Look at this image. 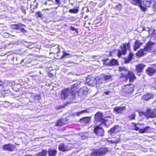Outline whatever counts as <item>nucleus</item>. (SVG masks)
<instances>
[{"mask_svg": "<svg viewBox=\"0 0 156 156\" xmlns=\"http://www.w3.org/2000/svg\"><path fill=\"white\" fill-rule=\"evenodd\" d=\"M75 92L72 89H65L62 90L61 94V98L62 99L72 100L75 98Z\"/></svg>", "mask_w": 156, "mask_h": 156, "instance_id": "1", "label": "nucleus"}, {"mask_svg": "<svg viewBox=\"0 0 156 156\" xmlns=\"http://www.w3.org/2000/svg\"><path fill=\"white\" fill-rule=\"evenodd\" d=\"M108 151V148L106 147H102L97 150H93L91 154L92 156H103Z\"/></svg>", "mask_w": 156, "mask_h": 156, "instance_id": "2", "label": "nucleus"}, {"mask_svg": "<svg viewBox=\"0 0 156 156\" xmlns=\"http://www.w3.org/2000/svg\"><path fill=\"white\" fill-rule=\"evenodd\" d=\"M130 48V43L128 42L127 43H125L121 46L120 48L121 49H119L118 51V55L119 57L122 55H125L126 54V49H129Z\"/></svg>", "mask_w": 156, "mask_h": 156, "instance_id": "3", "label": "nucleus"}, {"mask_svg": "<svg viewBox=\"0 0 156 156\" xmlns=\"http://www.w3.org/2000/svg\"><path fill=\"white\" fill-rule=\"evenodd\" d=\"M140 114H143L148 117L153 118L156 117V109L152 110L150 108H147L146 112H142Z\"/></svg>", "mask_w": 156, "mask_h": 156, "instance_id": "4", "label": "nucleus"}, {"mask_svg": "<svg viewBox=\"0 0 156 156\" xmlns=\"http://www.w3.org/2000/svg\"><path fill=\"white\" fill-rule=\"evenodd\" d=\"M96 77L90 76H88L86 79V81L90 86H94L96 85V87H98V84L96 83Z\"/></svg>", "mask_w": 156, "mask_h": 156, "instance_id": "5", "label": "nucleus"}, {"mask_svg": "<svg viewBox=\"0 0 156 156\" xmlns=\"http://www.w3.org/2000/svg\"><path fill=\"white\" fill-rule=\"evenodd\" d=\"M94 118L95 121L101 122V123H105L108 120L107 118H106L105 119L102 118V114L100 112H97L95 114Z\"/></svg>", "mask_w": 156, "mask_h": 156, "instance_id": "6", "label": "nucleus"}, {"mask_svg": "<svg viewBox=\"0 0 156 156\" xmlns=\"http://www.w3.org/2000/svg\"><path fill=\"white\" fill-rule=\"evenodd\" d=\"M142 3L143 6L145 8L153 5V8L156 9V1L154 2V0H144Z\"/></svg>", "mask_w": 156, "mask_h": 156, "instance_id": "7", "label": "nucleus"}, {"mask_svg": "<svg viewBox=\"0 0 156 156\" xmlns=\"http://www.w3.org/2000/svg\"><path fill=\"white\" fill-rule=\"evenodd\" d=\"M131 3L133 5H138L140 9L143 11L146 10L145 7L143 6V3L142 0H130Z\"/></svg>", "mask_w": 156, "mask_h": 156, "instance_id": "8", "label": "nucleus"}, {"mask_svg": "<svg viewBox=\"0 0 156 156\" xmlns=\"http://www.w3.org/2000/svg\"><path fill=\"white\" fill-rule=\"evenodd\" d=\"M134 86L132 84L125 85L123 88V91L127 93L133 92V90Z\"/></svg>", "mask_w": 156, "mask_h": 156, "instance_id": "9", "label": "nucleus"}, {"mask_svg": "<svg viewBox=\"0 0 156 156\" xmlns=\"http://www.w3.org/2000/svg\"><path fill=\"white\" fill-rule=\"evenodd\" d=\"M126 110V108L125 106L116 107L114 108L113 111L116 114L124 113Z\"/></svg>", "mask_w": 156, "mask_h": 156, "instance_id": "10", "label": "nucleus"}, {"mask_svg": "<svg viewBox=\"0 0 156 156\" xmlns=\"http://www.w3.org/2000/svg\"><path fill=\"white\" fill-rule=\"evenodd\" d=\"M94 133L97 136H102L104 133V131L101 128L96 126L94 128Z\"/></svg>", "mask_w": 156, "mask_h": 156, "instance_id": "11", "label": "nucleus"}, {"mask_svg": "<svg viewBox=\"0 0 156 156\" xmlns=\"http://www.w3.org/2000/svg\"><path fill=\"white\" fill-rule=\"evenodd\" d=\"M145 66H146L143 64H139L136 66V69L137 72L138 76H140V73L142 72Z\"/></svg>", "mask_w": 156, "mask_h": 156, "instance_id": "12", "label": "nucleus"}, {"mask_svg": "<svg viewBox=\"0 0 156 156\" xmlns=\"http://www.w3.org/2000/svg\"><path fill=\"white\" fill-rule=\"evenodd\" d=\"M58 149L59 151H65L69 150L70 148L67 145L63 143H61L58 146Z\"/></svg>", "mask_w": 156, "mask_h": 156, "instance_id": "13", "label": "nucleus"}, {"mask_svg": "<svg viewBox=\"0 0 156 156\" xmlns=\"http://www.w3.org/2000/svg\"><path fill=\"white\" fill-rule=\"evenodd\" d=\"M2 148L4 150L12 151L14 150V146L10 144H5L2 146Z\"/></svg>", "mask_w": 156, "mask_h": 156, "instance_id": "14", "label": "nucleus"}, {"mask_svg": "<svg viewBox=\"0 0 156 156\" xmlns=\"http://www.w3.org/2000/svg\"><path fill=\"white\" fill-rule=\"evenodd\" d=\"M90 117H84L80 119L79 121L83 125H85L90 123Z\"/></svg>", "mask_w": 156, "mask_h": 156, "instance_id": "15", "label": "nucleus"}, {"mask_svg": "<svg viewBox=\"0 0 156 156\" xmlns=\"http://www.w3.org/2000/svg\"><path fill=\"white\" fill-rule=\"evenodd\" d=\"M154 44V43L152 42H149L145 46L144 51L146 53L147 51H150L151 50V48Z\"/></svg>", "mask_w": 156, "mask_h": 156, "instance_id": "16", "label": "nucleus"}, {"mask_svg": "<svg viewBox=\"0 0 156 156\" xmlns=\"http://www.w3.org/2000/svg\"><path fill=\"white\" fill-rule=\"evenodd\" d=\"M128 76L129 78V81L132 82L136 79V77L132 71H129L128 72Z\"/></svg>", "mask_w": 156, "mask_h": 156, "instance_id": "17", "label": "nucleus"}, {"mask_svg": "<svg viewBox=\"0 0 156 156\" xmlns=\"http://www.w3.org/2000/svg\"><path fill=\"white\" fill-rule=\"evenodd\" d=\"M87 93V89L86 87H84L80 88L79 90L78 93L79 95H81L82 94L86 95Z\"/></svg>", "mask_w": 156, "mask_h": 156, "instance_id": "18", "label": "nucleus"}, {"mask_svg": "<svg viewBox=\"0 0 156 156\" xmlns=\"http://www.w3.org/2000/svg\"><path fill=\"white\" fill-rule=\"evenodd\" d=\"M57 152V151L55 149H49L48 151V154L49 156H55Z\"/></svg>", "mask_w": 156, "mask_h": 156, "instance_id": "19", "label": "nucleus"}, {"mask_svg": "<svg viewBox=\"0 0 156 156\" xmlns=\"http://www.w3.org/2000/svg\"><path fill=\"white\" fill-rule=\"evenodd\" d=\"M156 71V70L154 68L149 67L147 69L146 72L148 75L151 76L154 74Z\"/></svg>", "mask_w": 156, "mask_h": 156, "instance_id": "20", "label": "nucleus"}, {"mask_svg": "<svg viewBox=\"0 0 156 156\" xmlns=\"http://www.w3.org/2000/svg\"><path fill=\"white\" fill-rule=\"evenodd\" d=\"M153 95L151 94H147L144 95L142 98V99L145 101H147L149 99L153 98Z\"/></svg>", "mask_w": 156, "mask_h": 156, "instance_id": "21", "label": "nucleus"}, {"mask_svg": "<svg viewBox=\"0 0 156 156\" xmlns=\"http://www.w3.org/2000/svg\"><path fill=\"white\" fill-rule=\"evenodd\" d=\"M96 83L98 84V87L99 86V84L102 83H104L105 80L104 79L100 78V77L98 76L96 77Z\"/></svg>", "mask_w": 156, "mask_h": 156, "instance_id": "22", "label": "nucleus"}, {"mask_svg": "<svg viewBox=\"0 0 156 156\" xmlns=\"http://www.w3.org/2000/svg\"><path fill=\"white\" fill-rule=\"evenodd\" d=\"M142 43L139 41H136L135 42V45L134 46V50L136 51L142 44Z\"/></svg>", "mask_w": 156, "mask_h": 156, "instance_id": "23", "label": "nucleus"}, {"mask_svg": "<svg viewBox=\"0 0 156 156\" xmlns=\"http://www.w3.org/2000/svg\"><path fill=\"white\" fill-rule=\"evenodd\" d=\"M146 54V53L144 51V49H143L138 51L136 53V55L138 57H141Z\"/></svg>", "mask_w": 156, "mask_h": 156, "instance_id": "24", "label": "nucleus"}, {"mask_svg": "<svg viewBox=\"0 0 156 156\" xmlns=\"http://www.w3.org/2000/svg\"><path fill=\"white\" fill-rule=\"evenodd\" d=\"M151 128L149 126H146L143 129H141L139 131V133H144L149 132Z\"/></svg>", "mask_w": 156, "mask_h": 156, "instance_id": "25", "label": "nucleus"}, {"mask_svg": "<svg viewBox=\"0 0 156 156\" xmlns=\"http://www.w3.org/2000/svg\"><path fill=\"white\" fill-rule=\"evenodd\" d=\"M133 55L134 54L132 52H130L129 53L127 58H126L125 62L126 63H128L130 61L132 58Z\"/></svg>", "mask_w": 156, "mask_h": 156, "instance_id": "26", "label": "nucleus"}, {"mask_svg": "<svg viewBox=\"0 0 156 156\" xmlns=\"http://www.w3.org/2000/svg\"><path fill=\"white\" fill-rule=\"evenodd\" d=\"M118 64L117 60L115 59H112L111 60L110 66H113L117 65Z\"/></svg>", "mask_w": 156, "mask_h": 156, "instance_id": "27", "label": "nucleus"}, {"mask_svg": "<svg viewBox=\"0 0 156 156\" xmlns=\"http://www.w3.org/2000/svg\"><path fill=\"white\" fill-rule=\"evenodd\" d=\"M118 127L119 126L118 125L114 126L110 129L108 130V133L111 135L113 133H115V130L118 128Z\"/></svg>", "mask_w": 156, "mask_h": 156, "instance_id": "28", "label": "nucleus"}, {"mask_svg": "<svg viewBox=\"0 0 156 156\" xmlns=\"http://www.w3.org/2000/svg\"><path fill=\"white\" fill-rule=\"evenodd\" d=\"M47 150H43L41 152L37 153V156H47Z\"/></svg>", "mask_w": 156, "mask_h": 156, "instance_id": "29", "label": "nucleus"}, {"mask_svg": "<svg viewBox=\"0 0 156 156\" xmlns=\"http://www.w3.org/2000/svg\"><path fill=\"white\" fill-rule=\"evenodd\" d=\"M64 120L61 119L58 121L56 123L57 126H61L64 125Z\"/></svg>", "mask_w": 156, "mask_h": 156, "instance_id": "30", "label": "nucleus"}, {"mask_svg": "<svg viewBox=\"0 0 156 156\" xmlns=\"http://www.w3.org/2000/svg\"><path fill=\"white\" fill-rule=\"evenodd\" d=\"M21 24L19 23L18 24L11 25L10 27L13 29H17L19 30L20 27L21 26Z\"/></svg>", "mask_w": 156, "mask_h": 156, "instance_id": "31", "label": "nucleus"}, {"mask_svg": "<svg viewBox=\"0 0 156 156\" xmlns=\"http://www.w3.org/2000/svg\"><path fill=\"white\" fill-rule=\"evenodd\" d=\"M119 70L120 72H122V73H124L123 72H127L128 69L126 67L123 66L119 67Z\"/></svg>", "mask_w": 156, "mask_h": 156, "instance_id": "32", "label": "nucleus"}, {"mask_svg": "<svg viewBox=\"0 0 156 156\" xmlns=\"http://www.w3.org/2000/svg\"><path fill=\"white\" fill-rule=\"evenodd\" d=\"M111 60L108 58H104L103 59L104 64L110 66Z\"/></svg>", "mask_w": 156, "mask_h": 156, "instance_id": "33", "label": "nucleus"}, {"mask_svg": "<svg viewBox=\"0 0 156 156\" xmlns=\"http://www.w3.org/2000/svg\"><path fill=\"white\" fill-rule=\"evenodd\" d=\"M103 78L105 80H108L110 79L112 77V75L110 74H108L107 75H104L103 76Z\"/></svg>", "mask_w": 156, "mask_h": 156, "instance_id": "34", "label": "nucleus"}, {"mask_svg": "<svg viewBox=\"0 0 156 156\" xmlns=\"http://www.w3.org/2000/svg\"><path fill=\"white\" fill-rule=\"evenodd\" d=\"M79 8V7H76V9H70L69 10V12L70 13H77L79 11V10L78 9V8Z\"/></svg>", "mask_w": 156, "mask_h": 156, "instance_id": "35", "label": "nucleus"}, {"mask_svg": "<svg viewBox=\"0 0 156 156\" xmlns=\"http://www.w3.org/2000/svg\"><path fill=\"white\" fill-rule=\"evenodd\" d=\"M26 27V26L24 25L21 24V26L20 27L19 30H20L23 33H26L27 32V30L24 29V28Z\"/></svg>", "mask_w": 156, "mask_h": 156, "instance_id": "36", "label": "nucleus"}, {"mask_svg": "<svg viewBox=\"0 0 156 156\" xmlns=\"http://www.w3.org/2000/svg\"><path fill=\"white\" fill-rule=\"evenodd\" d=\"M88 110L87 109L83 110L81 111L77 112L76 113V115L78 116H79L80 115V114H81L84 113H88Z\"/></svg>", "mask_w": 156, "mask_h": 156, "instance_id": "37", "label": "nucleus"}, {"mask_svg": "<svg viewBox=\"0 0 156 156\" xmlns=\"http://www.w3.org/2000/svg\"><path fill=\"white\" fill-rule=\"evenodd\" d=\"M81 136L83 139H84L86 138L91 137V136H90L89 134H88L87 133H84L83 135Z\"/></svg>", "mask_w": 156, "mask_h": 156, "instance_id": "38", "label": "nucleus"}, {"mask_svg": "<svg viewBox=\"0 0 156 156\" xmlns=\"http://www.w3.org/2000/svg\"><path fill=\"white\" fill-rule=\"evenodd\" d=\"M41 98L40 96L39 95H36L34 98V100L36 102H38Z\"/></svg>", "mask_w": 156, "mask_h": 156, "instance_id": "39", "label": "nucleus"}, {"mask_svg": "<svg viewBox=\"0 0 156 156\" xmlns=\"http://www.w3.org/2000/svg\"><path fill=\"white\" fill-rule=\"evenodd\" d=\"M36 16L37 18H41L42 16V14L40 12H37L36 14Z\"/></svg>", "mask_w": 156, "mask_h": 156, "instance_id": "40", "label": "nucleus"}, {"mask_svg": "<svg viewBox=\"0 0 156 156\" xmlns=\"http://www.w3.org/2000/svg\"><path fill=\"white\" fill-rule=\"evenodd\" d=\"M80 83L81 82H78L77 83L74 84L73 85V87L79 88V85L80 84Z\"/></svg>", "mask_w": 156, "mask_h": 156, "instance_id": "41", "label": "nucleus"}, {"mask_svg": "<svg viewBox=\"0 0 156 156\" xmlns=\"http://www.w3.org/2000/svg\"><path fill=\"white\" fill-rule=\"evenodd\" d=\"M119 140H109V141L111 143H115V144H117L119 142Z\"/></svg>", "mask_w": 156, "mask_h": 156, "instance_id": "42", "label": "nucleus"}, {"mask_svg": "<svg viewBox=\"0 0 156 156\" xmlns=\"http://www.w3.org/2000/svg\"><path fill=\"white\" fill-rule=\"evenodd\" d=\"M63 55L62 56V58H63L69 55V53H66L65 52H63Z\"/></svg>", "mask_w": 156, "mask_h": 156, "instance_id": "43", "label": "nucleus"}, {"mask_svg": "<svg viewBox=\"0 0 156 156\" xmlns=\"http://www.w3.org/2000/svg\"><path fill=\"white\" fill-rule=\"evenodd\" d=\"M133 123L134 124L135 129L136 131L139 130L140 131V129L139 128L136 126L135 123Z\"/></svg>", "mask_w": 156, "mask_h": 156, "instance_id": "44", "label": "nucleus"}, {"mask_svg": "<svg viewBox=\"0 0 156 156\" xmlns=\"http://www.w3.org/2000/svg\"><path fill=\"white\" fill-rule=\"evenodd\" d=\"M135 117V115L134 114H132L131 115L129 116V118L131 119H134Z\"/></svg>", "mask_w": 156, "mask_h": 156, "instance_id": "45", "label": "nucleus"}, {"mask_svg": "<svg viewBox=\"0 0 156 156\" xmlns=\"http://www.w3.org/2000/svg\"><path fill=\"white\" fill-rule=\"evenodd\" d=\"M117 8H118L119 10H120L122 8V5H121L120 4H119L117 6Z\"/></svg>", "mask_w": 156, "mask_h": 156, "instance_id": "46", "label": "nucleus"}, {"mask_svg": "<svg viewBox=\"0 0 156 156\" xmlns=\"http://www.w3.org/2000/svg\"><path fill=\"white\" fill-rule=\"evenodd\" d=\"M21 10L22 12H23L24 14L26 13V10L25 9H24L23 8H21Z\"/></svg>", "mask_w": 156, "mask_h": 156, "instance_id": "47", "label": "nucleus"}, {"mask_svg": "<svg viewBox=\"0 0 156 156\" xmlns=\"http://www.w3.org/2000/svg\"><path fill=\"white\" fill-rule=\"evenodd\" d=\"M110 92L109 90H108L104 92V93H105L106 95H108L109 94Z\"/></svg>", "mask_w": 156, "mask_h": 156, "instance_id": "48", "label": "nucleus"}, {"mask_svg": "<svg viewBox=\"0 0 156 156\" xmlns=\"http://www.w3.org/2000/svg\"><path fill=\"white\" fill-rule=\"evenodd\" d=\"M70 29L72 30H76V29L74 28L72 26H71L70 27Z\"/></svg>", "mask_w": 156, "mask_h": 156, "instance_id": "49", "label": "nucleus"}, {"mask_svg": "<svg viewBox=\"0 0 156 156\" xmlns=\"http://www.w3.org/2000/svg\"><path fill=\"white\" fill-rule=\"evenodd\" d=\"M56 49H57V50H58V52H57V53H59V52H60V49H59V47H57L56 48Z\"/></svg>", "mask_w": 156, "mask_h": 156, "instance_id": "50", "label": "nucleus"}, {"mask_svg": "<svg viewBox=\"0 0 156 156\" xmlns=\"http://www.w3.org/2000/svg\"><path fill=\"white\" fill-rule=\"evenodd\" d=\"M4 83L2 81L0 80V86H2Z\"/></svg>", "mask_w": 156, "mask_h": 156, "instance_id": "51", "label": "nucleus"}, {"mask_svg": "<svg viewBox=\"0 0 156 156\" xmlns=\"http://www.w3.org/2000/svg\"><path fill=\"white\" fill-rule=\"evenodd\" d=\"M60 0H55V2L57 3L58 4L60 2Z\"/></svg>", "mask_w": 156, "mask_h": 156, "instance_id": "52", "label": "nucleus"}, {"mask_svg": "<svg viewBox=\"0 0 156 156\" xmlns=\"http://www.w3.org/2000/svg\"><path fill=\"white\" fill-rule=\"evenodd\" d=\"M30 12L31 13H33L34 12V11L32 9H31L30 11Z\"/></svg>", "mask_w": 156, "mask_h": 156, "instance_id": "53", "label": "nucleus"}, {"mask_svg": "<svg viewBox=\"0 0 156 156\" xmlns=\"http://www.w3.org/2000/svg\"><path fill=\"white\" fill-rule=\"evenodd\" d=\"M154 87L156 89V84L155 85Z\"/></svg>", "mask_w": 156, "mask_h": 156, "instance_id": "54", "label": "nucleus"}, {"mask_svg": "<svg viewBox=\"0 0 156 156\" xmlns=\"http://www.w3.org/2000/svg\"><path fill=\"white\" fill-rule=\"evenodd\" d=\"M24 62V60H22L21 61V63H22V62Z\"/></svg>", "mask_w": 156, "mask_h": 156, "instance_id": "55", "label": "nucleus"}, {"mask_svg": "<svg viewBox=\"0 0 156 156\" xmlns=\"http://www.w3.org/2000/svg\"><path fill=\"white\" fill-rule=\"evenodd\" d=\"M126 76V73L124 75H123V76Z\"/></svg>", "mask_w": 156, "mask_h": 156, "instance_id": "56", "label": "nucleus"}, {"mask_svg": "<svg viewBox=\"0 0 156 156\" xmlns=\"http://www.w3.org/2000/svg\"><path fill=\"white\" fill-rule=\"evenodd\" d=\"M155 31V30H153V32H154V31Z\"/></svg>", "mask_w": 156, "mask_h": 156, "instance_id": "57", "label": "nucleus"}, {"mask_svg": "<svg viewBox=\"0 0 156 156\" xmlns=\"http://www.w3.org/2000/svg\"><path fill=\"white\" fill-rule=\"evenodd\" d=\"M45 4H46H46H47V2H46V3H45Z\"/></svg>", "mask_w": 156, "mask_h": 156, "instance_id": "58", "label": "nucleus"}]
</instances>
